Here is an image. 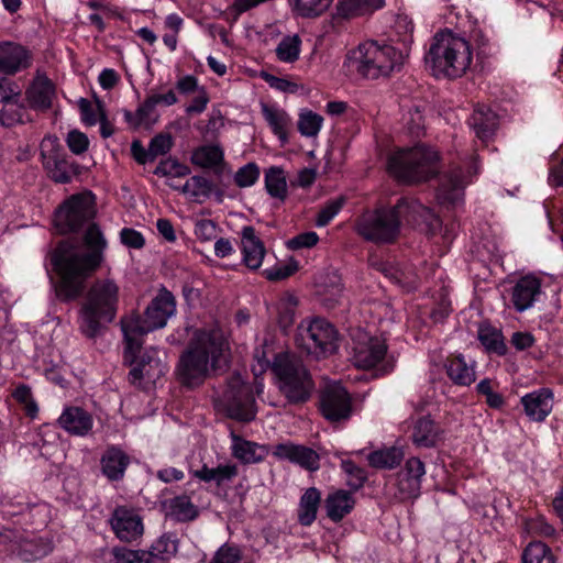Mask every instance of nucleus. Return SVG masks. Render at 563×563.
Instances as JSON below:
<instances>
[{
	"mask_svg": "<svg viewBox=\"0 0 563 563\" xmlns=\"http://www.w3.org/2000/svg\"><path fill=\"white\" fill-rule=\"evenodd\" d=\"M107 241L96 223L89 224L84 235V246L70 240L58 243L51 253V264L58 274L56 297L62 301L77 299L85 289V282L101 265Z\"/></svg>",
	"mask_w": 563,
	"mask_h": 563,
	"instance_id": "1",
	"label": "nucleus"
},
{
	"mask_svg": "<svg viewBox=\"0 0 563 563\" xmlns=\"http://www.w3.org/2000/svg\"><path fill=\"white\" fill-rule=\"evenodd\" d=\"M228 351V342L220 329L197 330L177 365L181 385L194 388L211 374L224 372L229 366Z\"/></svg>",
	"mask_w": 563,
	"mask_h": 563,
	"instance_id": "2",
	"label": "nucleus"
},
{
	"mask_svg": "<svg viewBox=\"0 0 563 563\" xmlns=\"http://www.w3.org/2000/svg\"><path fill=\"white\" fill-rule=\"evenodd\" d=\"M411 42V34L406 35L404 48L389 44H378L376 41H367L347 54L346 64L365 79L389 78L402 68L409 52L408 43Z\"/></svg>",
	"mask_w": 563,
	"mask_h": 563,
	"instance_id": "3",
	"label": "nucleus"
},
{
	"mask_svg": "<svg viewBox=\"0 0 563 563\" xmlns=\"http://www.w3.org/2000/svg\"><path fill=\"white\" fill-rule=\"evenodd\" d=\"M437 78H461L473 60L471 43L451 30L437 32L424 57Z\"/></svg>",
	"mask_w": 563,
	"mask_h": 563,
	"instance_id": "4",
	"label": "nucleus"
},
{
	"mask_svg": "<svg viewBox=\"0 0 563 563\" xmlns=\"http://www.w3.org/2000/svg\"><path fill=\"white\" fill-rule=\"evenodd\" d=\"M176 303L173 294L162 290L147 306L144 316H130L121 320L124 335V361L134 363L142 347L141 336L166 325L168 318L175 312Z\"/></svg>",
	"mask_w": 563,
	"mask_h": 563,
	"instance_id": "5",
	"label": "nucleus"
},
{
	"mask_svg": "<svg viewBox=\"0 0 563 563\" xmlns=\"http://www.w3.org/2000/svg\"><path fill=\"white\" fill-rule=\"evenodd\" d=\"M119 287L111 279H98L89 288L79 311V331L88 339L102 333L115 318Z\"/></svg>",
	"mask_w": 563,
	"mask_h": 563,
	"instance_id": "6",
	"label": "nucleus"
},
{
	"mask_svg": "<svg viewBox=\"0 0 563 563\" xmlns=\"http://www.w3.org/2000/svg\"><path fill=\"white\" fill-rule=\"evenodd\" d=\"M388 172L399 183L418 184L427 181L439 173V153L426 144L401 148L388 158Z\"/></svg>",
	"mask_w": 563,
	"mask_h": 563,
	"instance_id": "7",
	"label": "nucleus"
},
{
	"mask_svg": "<svg viewBox=\"0 0 563 563\" xmlns=\"http://www.w3.org/2000/svg\"><path fill=\"white\" fill-rule=\"evenodd\" d=\"M272 371L279 382V390L290 404L306 402L312 393L313 382L302 362L287 353L277 354Z\"/></svg>",
	"mask_w": 563,
	"mask_h": 563,
	"instance_id": "8",
	"label": "nucleus"
},
{
	"mask_svg": "<svg viewBox=\"0 0 563 563\" xmlns=\"http://www.w3.org/2000/svg\"><path fill=\"white\" fill-rule=\"evenodd\" d=\"M400 214L397 203L393 208H378L362 213L355 223L356 233L375 244L394 243L400 233Z\"/></svg>",
	"mask_w": 563,
	"mask_h": 563,
	"instance_id": "9",
	"label": "nucleus"
},
{
	"mask_svg": "<svg viewBox=\"0 0 563 563\" xmlns=\"http://www.w3.org/2000/svg\"><path fill=\"white\" fill-rule=\"evenodd\" d=\"M296 345L316 358L327 357L338 350L339 334L325 319L302 320L297 328Z\"/></svg>",
	"mask_w": 563,
	"mask_h": 563,
	"instance_id": "10",
	"label": "nucleus"
},
{
	"mask_svg": "<svg viewBox=\"0 0 563 563\" xmlns=\"http://www.w3.org/2000/svg\"><path fill=\"white\" fill-rule=\"evenodd\" d=\"M96 214L95 200L91 194L71 196L55 212V227L62 234L78 231L90 222Z\"/></svg>",
	"mask_w": 563,
	"mask_h": 563,
	"instance_id": "11",
	"label": "nucleus"
},
{
	"mask_svg": "<svg viewBox=\"0 0 563 563\" xmlns=\"http://www.w3.org/2000/svg\"><path fill=\"white\" fill-rule=\"evenodd\" d=\"M222 401L230 418L242 422H249L255 418V399L252 388L240 375H233L229 379Z\"/></svg>",
	"mask_w": 563,
	"mask_h": 563,
	"instance_id": "12",
	"label": "nucleus"
},
{
	"mask_svg": "<svg viewBox=\"0 0 563 563\" xmlns=\"http://www.w3.org/2000/svg\"><path fill=\"white\" fill-rule=\"evenodd\" d=\"M353 363L356 367L369 369L382 364L380 371L389 373L394 368L395 360L387 354V345L384 339L377 336H364L353 346Z\"/></svg>",
	"mask_w": 563,
	"mask_h": 563,
	"instance_id": "13",
	"label": "nucleus"
},
{
	"mask_svg": "<svg viewBox=\"0 0 563 563\" xmlns=\"http://www.w3.org/2000/svg\"><path fill=\"white\" fill-rule=\"evenodd\" d=\"M43 166L55 183L67 184L76 174V167L64 153L56 136H46L41 143Z\"/></svg>",
	"mask_w": 563,
	"mask_h": 563,
	"instance_id": "14",
	"label": "nucleus"
},
{
	"mask_svg": "<svg viewBox=\"0 0 563 563\" xmlns=\"http://www.w3.org/2000/svg\"><path fill=\"white\" fill-rule=\"evenodd\" d=\"M320 411L331 423L345 422L353 413L352 397L342 385H329L321 393Z\"/></svg>",
	"mask_w": 563,
	"mask_h": 563,
	"instance_id": "15",
	"label": "nucleus"
},
{
	"mask_svg": "<svg viewBox=\"0 0 563 563\" xmlns=\"http://www.w3.org/2000/svg\"><path fill=\"white\" fill-rule=\"evenodd\" d=\"M109 522L117 538L123 542L137 540L144 531L141 516L126 506L115 507Z\"/></svg>",
	"mask_w": 563,
	"mask_h": 563,
	"instance_id": "16",
	"label": "nucleus"
},
{
	"mask_svg": "<svg viewBox=\"0 0 563 563\" xmlns=\"http://www.w3.org/2000/svg\"><path fill=\"white\" fill-rule=\"evenodd\" d=\"M426 474L424 463L416 456L409 457L397 475L400 498H415L421 489V481Z\"/></svg>",
	"mask_w": 563,
	"mask_h": 563,
	"instance_id": "17",
	"label": "nucleus"
},
{
	"mask_svg": "<svg viewBox=\"0 0 563 563\" xmlns=\"http://www.w3.org/2000/svg\"><path fill=\"white\" fill-rule=\"evenodd\" d=\"M397 209L400 219H405L409 224L424 225L428 231L435 230L440 224L438 216L417 200L401 198L397 202Z\"/></svg>",
	"mask_w": 563,
	"mask_h": 563,
	"instance_id": "18",
	"label": "nucleus"
},
{
	"mask_svg": "<svg viewBox=\"0 0 563 563\" xmlns=\"http://www.w3.org/2000/svg\"><path fill=\"white\" fill-rule=\"evenodd\" d=\"M57 423L70 435L86 437L93 428V417L82 407L69 406L63 410Z\"/></svg>",
	"mask_w": 563,
	"mask_h": 563,
	"instance_id": "19",
	"label": "nucleus"
},
{
	"mask_svg": "<svg viewBox=\"0 0 563 563\" xmlns=\"http://www.w3.org/2000/svg\"><path fill=\"white\" fill-rule=\"evenodd\" d=\"M31 66V54L14 42H0V73L15 75Z\"/></svg>",
	"mask_w": 563,
	"mask_h": 563,
	"instance_id": "20",
	"label": "nucleus"
},
{
	"mask_svg": "<svg viewBox=\"0 0 563 563\" xmlns=\"http://www.w3.org/2000/svg\"><path fill=\"white\" fill-rule=\"evenodd\" d=\"M410 439L418 449L437 448L443 441V430L430 416H423L412 423Z\"/></svg>",
	"mask_w": 563,
	"mask_h": 563,
	"instance_id": "21",
	"label": "nucleus"
},
{
	"mask_svg": "<svg viewBox=\"0 0 563 563\" xmlns=\"http://www.w3.org/2000/svg\"><path fill=\"white\" fill-rule=\"evenodd\" d=\"M167 371L166 364L159 358L156 350L146 352L140 362L130 371L129 379L132 384H140L142 380L155 383Z\"/></svg>",
	"mask_w": 563,
	"mask_h": 563,
	"instance_id": "22",
	"label": "nucleus"
},
{
	"mask_svg": "<svg viewBox=\"0 0 563 563\" xmlns=\"http://www.w3.org/2000/svg\"><path fill=\"white\" fill-rule=\"evenodd\" d=\"M465 180L460 167H453L440 177L437 189L439 203L454 206L462 200Z\"/></svg>",
	"mask_w": 563,
	"mask_h": 563,
	"instance_id": "23",
	"label": "nucleus"
},
{
	"mask_svg": "<svg viewBox=\"0 0 563 563\" xmlns=\"http://www.w3.org/2000/svg\"><path fill=\"white\" fill-rule=\"evenodd\" d=\"M527 417L537 422L545 420L553 407V394L549 388H540L521 397Z\"/></svg>",
	"mask_w": 563,
	"mask_h": 563,
	"instance_id": "24",
	"label": "nucleus"
},
{
	"mask_svg": "<svg viewBox=\"0 0 563 563\" xmlns=\"http://www.w3.org/2000/svg\"><path fill=\"white\" fill-rule=\"evenodd\" d=\"M541 294V282L539 278L527 275L518 279L512 288L511 302L518 312L531 308Z\"/></svg>",
	"mask_w": 563,
	"mask_h": 563,
	"instance_id": "25",
	"label": "nucleus"
},
{
	"mask_svg": "<svg viewBox=\"0 0 563 563\" xmlns=\"http://www.w3.org/2000/svg\"><path fill=\"white\" fill-rule=\"evenodd\" d=\"M274 455L289 460L309 471L319 468V455L312 449L292 443H279L274 448Z\"/></svg>",
	"mask_w": 563,
	"mask_h": 563,
	"instance_id": "26",
	"label": "nucleus"
},
{
	"mask_svg": "<svg viewBox=\"0 0 563 563\" xmlns=\"http://www.w3.org/2000/svg\"><path fill=\"white\" fill-rule=\"evenodd\" d=\"M130 463V456L115 445L108 446L100 460L102 474L111 482L121 481Z\"/></svg>",
	"mask_w": 563,
	"mask_h": 563,
	"instance_id": "27",
	"label": "nucleus"
},
{
	"mask_svg": "<svg viewBox=\"0 0 563 563\" xmlns=\"http://www.w3.org/2000/svg\"><path fill=\"white\" fill-rule=\"evenodd\" d=\"M243 262L251 269H257L264 260L265 247L251 225L244 227L241 232Z\"/></svg>",
	"mask_w": 563,
	"mask_h": 563,
	"instance_id": "28",
	"label": "nucleus"
},
{
	"mask_svg": "<svg viewBox=\"0 0 563 563\" xmlns=\"http://www.w3.org/2000/svg\"><path fill=\"white\" fill-rule=\"evenodd\" d=\"M444 368L450 380L460 387H468L476 380L475 363H467L462 354L449 356Z\"/></svg>",
	"mask_w": 563,
	"mask_h": 563,
	"instance_id": "29",
	"label": "nucleus"
},
{
	"mask_svg": "<svg viewBox=\"0 0 563 563\" xmlns=\"http://www.w3.org/2000/svg\"><path fill=\"white\" fill-rule=\"evenodd\" d=\"M190 161L198 167L212 169L217 175H220L225 166L224 152L219 144L198 146L192 151Z\"/></svg>",
	"mask_w": 563,
	"mask_h": 563,
	"instance_id": "30",
	"label": "nucleus"
},
{
	"mask_svg": "<svg viewBox=\"0 0 563 563\" xmlns=\"http://www.w3.org/2000/svg\"><path fill=\"white\" fill-rule=\"evenodd\" d=\"M355 506L352 492L338 489L329 493L324 499V509L328 518L333 522H340Z\"/></svg>",
	"mask_w": 563,
	"mask_h": 563,
	"instance_id": "31",
	"label": "nucleus"
},
{
	"mask_svg": "<svg viewBox=\"0 0 563 563\" xmlns=\"http://www.w3.org/2000/svg\"><path fill=\"white\" fill-rule=\"evenodd\" d=\"M54 93L53 82L46 76H37L26 90V98L32 108L46 110L52 106Z\"/></svg>",
	"mask_w": 563,
	"mask_h": 563,
	"instance_id": "32",
	"label": "nucleus"
},
{
	"mask_svg": "<svg viewBox=\"0 0 563 563\" xmlns=\"http://www.w3.org/2000/svg\"><path fill=\"white\" fill-rule=\"evenodd\" d=\"M470 124L475 131L476 136L486 142L494 135L498 126V117L488 107L481 106L474 110Z\"/></svg>",
	"mask_w": 563,
	"mask_h": 563,
	"instance_id": "33",
	"label": "nucleus"
},
{
	"mask_svg": "<svg viewBox=\"0 0 563 563\" xmlns=\"http://www.w3.org/2000/svg\"><path fill=\"white\" fill-rule=\"evenodd\" d=\"M238 466L227 463L219 464L217 467H209L203 464L200 470L192 472V476L205 483H214L217 487H221L233 481L238 476Z\"/></svg>",
	"mask_w": 563,
	"mask_h": 563,
	"instance_id": "34",
	"label": "nucleus"
},
{
	"mask_svg": "<svg viewBox=\"0 0 563 563\" xmlns=\"http://www.w3.org/2000/svg\"><path fill=\"white\" fill-rule=\"evenodd\" d=\"M385 0H339L336 3V16L352 19L373 13L383 8Z\"/></svg>",
	"mask_w": 563,
	"mask_h": 563,
	"instance_id": "35",
	"label": "nucleus"
},
{
	"mask_svg": "<svg viewBox=\"0 0 563 563\" xmlns=\"http://www.w3.org/2000/svg\"><path fill=\"white\" fill-rule=\"evenodd\" d=\"M321 503V493L316 487H310L305 490L300 497L297 516L301 526L308 527L317 518L318 509Z\"/></svg>",
	"mask_w": 563,
	"mask_h": 563,
	"instance_id": "36",
	"label": "nucleus"
},
{
	"mask_svg": "<svg viewBox=\"0 0 563 563\" xmlns=\"http://www.w3.org/2000/svg\"><path fill=\"white\" fill-rule=\"evenodd\" d=\"M376 268L406 291H411L418 286V276L411 268H401L386 262L377 263Z\"/></svg>",
	"mask_w": 563,
	"mask_h": 563,
	"instance_id": "37",
	"label": "nucleus"
},
{
	"mask_svg": "<svg viewBox=\"0 0 563 563\" xmlns=\"http://www.w3.org/2000/svg\"><path fill=\"white\" fill-rule=\"evenodd\" d=\"M232 453L243 463H257L264 460L267 451L264 446L255 442L243 440L240 437H233Z\"/></svg>",
	"mask_w": 563,
	"mask_h": 563,
	"instance_id": "38",
	"label": "nucleus"
},
{
	"mask_svg": "<svg viewBox=\"0 0 563 563\" xmlns=\"http://www.w3.org/2000/svg\"><path fill=\"white\" fill-rule=\"evenodd\" d=\"M319 294L322 297V303L327 308H334L343 297L341 277L336 273L328 274L325 279L319 285Z\"/></svg>",
	"mask_w": 563,
	"mask_h": 563,
	"instance_id": "39",
	"label": "nucleus"
},
{
	"mask_svg": "<svg viewBox=\"0 0 563 563\" xmlns=\"http://www.w3.org/2000/svg\"><path fill=\"white\" fill-rule=\"evenodd\" d=\"M168 515L180 522L195 520L199 510L187 495L176 496L168 501Z\"/></svg>",
	"mask_w": 563,
	"mask_h": 563,
	"instance_id": "40",
	"label": "nucleus"
},
{
	"mask_svg": "<svg viewBox=\"0 0 563 563\" xmlns=\"http://www.w3.org/2000/svg\"><path fill=\"white\" fill-rule=\"evenodd\" d=\"M18 548L20 556L25 561L42 559L53 550L52 542L43 538L26 540L21 537Z\"/></svg>",
	"mask_w": 563,
	"mask_h": 563,
	"instance_id": "41",
	"label": "nucleus"
},
{
	"mask_svg": "<svg viewBox=\"0 0 563 563\" xmlns=\"http://www.w3.org/2000/svg\"><path fill=\"white\" fill-rule=\"evenodd\" d=\"M402 459L404 452L397 446L376 450L367 455L368 464L374 468H395L400 464Z\"/></svg>",
	"mask_w": 563,
	"mask_h": 563,
	"instance_id": "42",
	"label": "nucleus"
},
{
	"mask_svg": "<svg viewBox=\"0 0 563 563\" xmlns=\"http://www.w3.org/2000/svg\"><path fill=\"white\" fill-rule=\"evenodd\" d=\"M478 340L488 352L498 355H505L507 353V345L505 344L501 331L490 324L483 323L479 325Z\"/></svg>",
	"mask_w": 563,
	"mask_h": 563,
	"instance_id": "43",
	"label": "nucleus"
},
{
	"mask_svg": "<svg viewBox=\"0 0 563 563\" xmlns=\"http://www.w3.org/2000/svg\"><path fill=\"white\" fill-rule=\"evenodd\" d=\"M265 188L275 199L284 201L287 198V179L283 168L272 166L265 172Z\"/></svg>",
	"mask_w": 563,
	"mask_h": 563,
	"instance_id": "44",
	"label": "nucleus"
},
{
	"mask_svg": "<svg viewBox=\"0 0 563 563\" xmlns=\"http://www.w3.org/2000/svg\"><path fill=\"white\" fill-rule=\"evenodd\" d=\"M522 563H558L553 550L542 541H531L522 552Z\"/></svg>",
	"mask_w": 563,
	"mask_h": 563,
	"instance_id": "45",
	"label": "nucleus"
},
{
	"mask_svg": "<svg viewBox=\"0 0 563 563\" xmlns=\"http://www.w3.org/2000/svg\"><path fill=\"white\" fill-rule=\"evenodd\" d=\"M333 0H289L294 13L301 18H316L331 7Z\"/></svg>",
	"mask_w": 563,
	"mask_h": 563,
	"instance_id": "46",
	"label": "nucleus"
},
{
	"mask_svg": "<svg viewBox=\"0 0 563 563\" xmlns=\"http://www.w3.org/2000/svg\"><path fill=\"white\" fill-rule=\"evenodd\" d=\"M301 51V38L298 34L286 35L278 43L275 53L282 63L292 64L299 59Z\"/></svg>",
	"mask_w": 563,
	"mask_h": 563,
	"instance_id": "47",
	"label": "nucleus"
},
{
	"mask_svg": "<svg viewBox=\"0 0 563 563\" xmlns=\"http://www.w3.org/2000/svg\"><path fill=\"white\" fill-rule=\"evenodd\" d=\"M212 191V183L202 176H192L181 186V192L197 202L208 199Z\"/></svg>",
	"mask_w": 563,
	"mask_h": 563,
	"instance_id": "48",
	"label": "nucleus"
},
{
	"mask_svg": "<svg viewBox=\"0 0 563 563\" xmlns=\"http://www.w3.org/2000/svg\"><path fill=\"white\" fill-rule=\"evenodd\" d=\"M112 554L113 563H163L150 550L114 548Z\"/></svg>",
	"mask_w": 563,
	"mask_h": 563,
	"instance_id": "49",
	"label": "nucleus"
},
{
	"mask_svg": "<svg viewBox=\"0 0 563 563\" xmlns=\"http://www.w3.org/2000/svg\"><path fill=\"white\" fill-rule=\"evenodd\" d=\"M263 114L272 128L273 132L283 141H287V130L290 124L288 114L275 108H271L266 104L262 107Z\"/></svg>",
	"mask_w": 563,
	"mask_h": 563,
	"instance_id": "50",
	"label": "nucleus"
},
{
	"mask_svg": "<svg viewBox=\"0 0 563 563\" xmlns=\"http://www.w3.org/2000/svg\"><path fill=\"white\" fill-rule=\"evenodd\" d=\"M19 98L2 101L4 106L0 111V122L5 128L24 122L25 109L19 103Z\"/></svg>",
	"mask_w": 563,
	"mask_h": 563,
	"instance_id": "51",
	"label": "nucleus"
},
{
	"mask_svg": "<svg viewBox=\"0 0 563 563\" xmlns=\"http://www.w3.org/2000/svg\"><path fill=\"white\" fill-rule=\"evenodd\" d=\"M155 101L147 97L144 102L137 108L135 113L125 111L124 118L133 128H139L142 124H151L156 121L153 118L155 110Z\"/></svg>",
	"mask_w": 563,
	"mask_h": 563,
	"instance_id": "52",
	"label": "nucleus"
},
{
	"mask_svg": "<svg viewBox=\"0 0 563 563\" xmlns=\"http://www.w3.org/2000/svg\"><path fill=\"white\" fill-rule=\"evenodd\" d=\"M154 174L166 178H181L190 174V168L179 163L176 158L168 157L161 161L154 170Z\"/></svg>",
	"mask_w": 563,
	"mask_h": 563,
	"instance_id": "53",
	"label": "nucleus"
},
{
	"mask_svg": "<svg viewBox=\"0 0 563 563\" xmlns=\"http://www.w3.org/2000/svg\"><path fill=\"white\" fill-rule=\"evenodd\" d=\"M178 550V543L177 540L172 534H164L159 539H157L152 547L150 548V551L163 563H166V561L175 555Z\"/></svg>",
	"mask_w": 563,
	"mask_h": 563,
	"instance_id": "54",
	"label": "nucleus"
},
{
	"mask_svg": "<svg viewBox=\"0 0 563 563\" xmlns=\"http://www.w3.org/2000/svg\"><path fill=\"white\" fill-rule=\"evenodd\" d=\"M323 118L311 110L302 111L298 120V130L303 136H316L322 125Z\"/></svg>",
	"mask_w": 563,
	"mask_h": 563,
	"instance_id": "55",
	"label": "nucleus"
},
{
	"mask_svg": "<svg viewBox=\"0 0 563 563\" xmlns=\"http://www.w3.org/2000/svg\"><path fill=\"white\" fill-rule=\"evenodd\" d=\"M341 467L346 473V475H347L346 484L353 492H356L364 486V483L366 482L367 476H366V472L362 467L357 466L351 460L342 461Z\"/></svg>",
	"mask_w": 563,
	"mask_h": 563,
	"instance_id": "56",
	"label": "nucleus"
},
{
	"mask_svg": "<svg viewBox=\"0 0 563 563\" xmlns=\"http://www.w3.org/2000/svg\"><path fill=\"white\" fill-rule=\"evenodd\" d=\"M526 528L529 533L544 538H554L556 530L543 516L530 518L526 521Z\"/></svg>",
	"mask_w": 563,
	"mask_h": 563,
	"instance_id": "57",
	"label": "nucleus"
},
{
	"mask_svg": "<svg viewBox=\"0 0 563 563\" xmlns=\"http://www.w3.org/2000/svg\"><path fill=\"white\" fill-rule=\"evenodd\" d=\"M345 203L344 197H338L325 203V206L319 211L316 224L318 227H325L342 209Z\"/></svg>",
	"mask_w": 563,
	"mask_h": 563,
	"instance_id": "58",
	"label": "nucleus"
},
{
	"mask_svg": "<svg viewBox=\"0 0 563 563\" xmlns=\"http://www.w3.org/2000/svg\"><path fill=\"white\" fill-rule=\"evenodd\" d=\"M258 176V166L255 163H249L238 169L234 175V181L241 188L250 187L256 183Z\"/></svg>",
	"mask_w": 563,
	"mask_h": 563,
	"instance_id": "59",
	"label": "nucleus"
},
{
	"mask_svg": "<svg viewBox=\"0 0 563 563\" xmlns=\"http://www.w3.org/2000/svg\"><path fill=\"white\" fill-rule=\"evenodd\" d=\"M241 559V550L236 545L225 543L217 550L210 563H238Z\"/></svg>",
	"mask_w": 563,
	"mask_h": 563,
	"instance_id": "60",
	"label": "nucleus"
},
{
	"mask_svg": "<svg viewBox=\"0 0 563 563\" xmlns=\"http://www.w3.org/2000/svg\"><path fill=\"white\" fill-rule=\"evenodd\" d=\"M13 398L22 404L25 408V411L29 416L34 417L37 412V405L33 400L31 388L26 385H20L18 386L13 394Z\"/></svg>",
	"mask_w": 563,
	"mask_h": 563,
	"instance_id": "61",
	"label": "nucleus"
},
{
	"mask_svg": "<svg viewBox=\"0 0 563 563\" xmlns=\"http://www.w3.org/2000/svg\"><path fill=\"white\" fill-rule=\"evenodd\" d=\"M66 143L71 153L80 155L88 150L89 139L85 133L71 130L67 134Z\"/></svg>",
	"mask_w": 563,
	"mask_h": 563,
	"instance_id": "62",
	"label": "nucleus"
},
{
	"mask_svg": "<svg viewBox=\"0 0 563 563\" xmlns=\"http://www.w3.org/2000/svg\"><path fill=\"white\" fill-rule=\"evenodd\" d=\"M79 109L82 121L88 125H95L100 120L101 112H103L100 103L95 108L89 100L84 98L79 101Z\"/></svg>",
	"mask_w": 563,
	"mask_h": 563,
	"instance_id": "63",
	"label": "nucleus"
},
{
	"mask_svg": "<svg viewBox=\"0 0 563 563\" xmlns=\"http://www.w3.org/2000/svg\"><path fill=\"white\" fill-rule=\"evenodd\" d=\"M172 146L173 140L169 134H158L154 136L150 143L152 157L155 159L159 155H165L170 151Z\"/></svg>",
	"mask_w": 563,
	"mask_h": 563,
	"instance_id": "64",
	"label": "nucleus"
}]
</instances>
